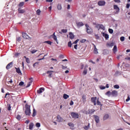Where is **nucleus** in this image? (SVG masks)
<instances>
[{"label": "nucleus", "instance_id": "nucleus-1", "mask_svg": "<svg viewBox=\"0 0 130 130\" xmlns=\"http://www.w3.org/2000/svg\"><path fill=\"white\" fill-rule=\"evenodd\" d=\"M30 105H28V104H25V113L26 115H30V113H31V110L30 109Z\"/></svg>", "mask_w": 130, "mask_h": 130}, {"label": "nucleus", "instance_id": "nucleus-2", "mask_svg": "<svg viewBox=\"0 0 130 130\" xmlns=\"http://www.w3.org/2000/svg\"><path fill=\"white\" fill-rule=\"evenodd\" d=\"M86 27V32L88 34H91L93 33V29L92 28L90 27L88 24H85Z\"/></svg>", "mask_w": 130, "mask_h": 130}, {"label": "nucleus", "instance_id": "nucleus-3", "mask_svg": "<svg viewBox=\"0 0 130 130\" xmlns=\"http://www.w3.org/2000/svg\"><path fill=\"white\" fill-rule=\"evenodd\" d=\"M114 10H116V12L114 13V14H117L118 13H119V11H120V9H119V7L117 6L116 5H113Z\"/></svg>", "mask_w": 130, "mask_h": 130}, {"label": "nucleus", "instance_id": "nucleus-4", "mask_svg": "<svg viewBox=\"0 0 130 130\" xmlns=\"http://www.w3.org/2000/svg\"><path fill=\"white\" fill-rule=\"evenodd\" d=\"M71 115L73 118H79V114L77 113L72 112Z\"/></svg>", "mask_w": 130, "mask_h": 130}, {"label": "nucleus", "instance_id": "nucleus-5", "mask_svg": "<svg viewBox=\"0 0 130 130\" xmlns=\"http://www.w3.org/2000/svg\"><path fill=\"white\" fill-rule=\"evenodd\" d=\"M105 4H106V2L104 1H100L98 3V6H100V7L105 6Z\"/></svg>", "mask_w": 130, "mask_h": 130}, {"label": "nucleus", "instance_id": "nucleus-6", "mask_svg": "<svg viewBox=\"0 0 130 130\" xmlns=\"http://www.w3.org/2000/svg\"><path fill=\"white\" fill-rule=\"evenodd\" d=\"M91 101L94 106L96 105V101H97V97H92L91 98Z\"/></svg>", "mask_w": 130, "mask_h": 130}, {"label": "nucleus", "instance_id": "nucleus-7", "mask_svg": "<svg viewBox=\"0 0 130 130\" xmlns=\"http://www.w3.org/2000/svg\"><path fill=\"white\" fill-rule=\"evenodd\" d=\"M44 91H45V89L43 87H41L39 90L37 91V93L38 94H41V93H43L44 92Z\"/></svg>", "mask_w": 130, "mask_h": 130}, {"label": "nucleus", "instance_id": "nucleus-8", "mask_svg": "<svg viewBox=\"0 0 130 130\" xmlns=\"http://www.w3.org/2000/svg\"><path fill=\"white\" fill-rule=\"evenodd\" d=\"M93 117L94 118V120L96 123H99V122L100 121V119L99 118V116L94 115Z\"/></svg>", "mask_w": 130, "mask_h": 130}, {"label": "nucleus", "instance_id": "nucleus-9", "mask_svg": "<svg viewBox=\"0 0 130 130\" xmlns=\"http://www.w3.org/2000/svg\"><path fill=\"white\" fill-rule=\"evenodd\" d=\"M14 63L12 62H11L10 63H9L7 66H6V69L7 70H10V69H11V68H12V67H13V64Z\"/></svg>", "mask_w": 130, "mask_h": 130}, {"label": "nucleus", "instance_id": "nucleus-10", "mask_svg": "<svg viewBox=\"0 0 130 130\" xmlns=\"http://www.w3.org/2000/svg\"><path fill=\"white\" fill-rule=\"evenodd\" d=\"M76 25L78 28H80V27H82V26H84V23H83L82 22H76Z\"/></svg>", "mask_w": 130, "mask_h": 130}, {"label": "nucleus", "instance_id": "nucleus-11", "mask_svg": "<svg viewBox=\"0 0 130 130\" xmlns=\"http://www.w3.org/2000/svg\"><path fill=\"white\" fill-rule=\"evenodd\" d=\"M22 37L24 39H28V38H29V36L25 32H22Z\"/></svg>", "mask_w": 130, "mask_h": 130}, {"label": "nucleus", "instance_id": "nucleus-12", "mask_svg": "<svg viewBox=\"0 0 130 130\" xmlns=\"http://www.w3.org/2000/svg\"><path fill=\"white\" fill-rule=\"evenodd\" d=\"M18 14H24L26 11L24 9H21V8H18Z\"/></svg>", "mask_w": 130, "mask_h": 130}, {"label": "nucleus", "instance_id": "nucleus-13", "mask_svg": "<svg viewBox=\"0 0 130 130\" xmlns=\"http://www.w3.org/2000/svg\"><path fill=\"white\" fill-rule=\"evenodd\" d=\"M30 82H29L26 86V88H28L29 87H30V86H31V84H32V83H33V79L32 78H30Z\"/></svg>", "mask_w": 130, "mask_h": 130}, {"label": "nucleus", "instance_id": "nucleus-14", "mask_svg": "<svg viewBox=\"0 0 130 130\" xmlns=\"http://www.w3.org/2000/svg\"><path fill=\"white\" fill-rule=\"evenodd\" d=\"M63 119L62 118H61V117H60V116L58 115L57 116V121H58V122H61V121H62Z\"/></svg>", "mask_w": 130, "mask_h": 130}, {"label": "nucleus", "instance_id": "nucleus-15", "mask_svg": "<svg viewBox=\"0 0 130 130\" xmlns=\"http://www.w3.org/2000/svg\"><path fill=\"white\" fill-rule=\"evenodd\" d=\"M15 70L17 74H18L19 75H22V72H21V70H20V68L15 67Z\"/></svg>", "mask_w": 130, "mask_h": 130}, {"label": "nucleus", "instance_id": "nucleus-16", "mask_svg": "<svg viewBox=\"0 0 130 130\" xmlns=\"http://www.w3.org/2000/svg\"><path fill=\"white\" fill-rule=\"evenodd\" d=\"M111 95L112 96H117V91L116 90H113L111 92Z\"/></svg>", "mask_w": 130, "mask_h": 130}, {"label": "nucleus", "instance_id": "nucleus-17", "mask_svg": "<svg viewBox=\"0 0 130 130\" xmlns=\"http://www.w3.org/2000/svg\"><path fill=\"white\" fill-rule=\"evenodd\" d=\"M103 36L104 37H105V38L106 40H107V39H108V38H109V35H108V34H105L104 32L103 33Z\"/></svg>", "mask_w": 130, "mask_h": 130}, {"label": "nucleus", "instance_id": "nucleus-18", "mask_svg": "<svg viewBox=\"0 0 130 130\" xmlns=\"http://www.w3.org/2000/svg\"><path fill=\"white\" fill-rule=\"evenodd\" d=\"M102 29V30H105V26L102 24H100V28H99V31Z\"/></svg>", "mask_w": 130, "mask_h": 130}, {"label": "nucleus", "instance_id": "nucleus-19", "mask_svg": "<svg viewBox=\"0 0 130 130\" xmlns=\"http://www.w3.org/2000/svg\"><path fill=\"white\" fill-rule=\"evenodd\" d=\"M69 38L70 39H74L75 38V35L72 32H69Z\"/></svg>", "mask_w": 130, "mask_h": 130}, {"label": "nucleus", "instance_id": "nucleus-20", "mask_svg": "<svg viewBox=\"0 0 130 130\" xmlns=\"http://www.w3.org/2000/svg\"><path fill=\"white\" fill-rule=\"evenodd\" d=\"M96 104L98 105H100V106L102 107L103 105L101 104V102L99 101V98L97 99Z\"/></svg>", "mask_w": 130, "mask_h": 130}, {"label": "nucleus", "instance_id": "nucleus-21", "mask_svg": "<svg viewBox=\"0 0 130 130\" xmlns=\"http://www.w3.org/2000/svg\"><path fill=\"white\" fill-rule=\"evenodd\" d=\"M53 73V71H48L47 72V74H49L48 75L49 78H51V76L52 75V73Z\"/></svg>", "mask_w": 130, "mask_h": 130}, {"label": "nucleus", "instance_id": "nucleus-22", "mask_svg": "<svg viewBox=\"0 0 130 130\" xmlns=\"http://www.w3.org/2000/svg\"><path fill=\"white\" fill-rule=\"evenodd\" d=\"M108 118H109V115L106 114L104 116V117H103L104 120H106V119H108Z\"/></svg>", "mask_w": 130, "mask_h": 130}, {"label": "nucleus", "instance_id": "nucleus-23", "mask_svg": "<svg viewBox=\"0 0 130 130\" xmlns=\"http://www.w3.org/2000/svg\"><path fill=\"white\" fill-rule=\"evenodd\" d=\"M95 112V110L94 109H90L88 110V114H92V113Z\"/></svg>", "mask_w": 130, "mask_h": 130}, {"label": "nucleus", "instance_id": "nucleus-24", "mask_svg": "<svg viewBox=\"0 0 130 130\" xmlns=\"http://www.w3.org/2000/svg\"><path fill=\"white\" fill-rule=\"evenodd\" d=\"M69 97H70V95L67 94L66 93L63 94V98L65 100L68 99V98H69Z\"/></svg>", "mask_w": 130, "mask_h": 130}, {"label": "nucleus", "instance_id": "nucleus-25", "mask_svg": "<svg viewBox=\"0 0 130 130\" xmlns=\"http://www.w3.org/2000/svg\"><path fill=\"white\" fill-rule=\"evenodd\" d=\"M33 126H34V124L33 123H30L29 125V128L30 129H33Z\"/></svg>", "mask_w": 130, "mask_h": 130}, {"label": "nucleus", "instance_id": "nucleus-26", "mask_svg": "<svg viewBox=\"0 0 130 130\" xmlns=\"http://www.w3.org/2000/svg\"><path fill=\"white\" fill-rule=\"evenodd\" d=\"M93 52L95 54H98V50L97 49V48H96V46H94V49L93 50Z\"/></svg>", "mask_w": 130, "mask_h": 130}, {"label": "nucleus", "instance_id": "nucleus-27", "mask_svg": "<svg viewBox=\"0 0 130 130\" xmlns=\"http://www.w3.org/2000/svg\"><path fill=\"white\" fill-rule=\"evenodd\" d=\"M37 113V112H36V110H35V109H33V113H32L33 117H35V116H36Z\"/></svg>", "mask_w": 130, "mask_h": 130}, {"label": "nucleus", "instance_id": "nucleus-28", "mask_svg": "<svg viewBox=\"0 0 130 130\" xmlns=\"http://www.w3.org/2000/svg\"><path fill=\"white\" fill-rule=\"evenodd\" d=\"M82 101L83 103H86V95H83L82 96Z\"/></svg>", "mask_w": 130, "mask_h": 130}, {"label": "nucleus", "instance_id": "nucleus-29", "mask_svg": "<svg viewBox=\"0 0 130 130\" xmlns=\"http://www.w3.org/2000/svg\"><path fill=\"white\" fill-rule=\"evenodd\" d=\"M113 51L114 53L116 52L117 51V47L116 45H115L113 47Z\"/></svg>", "mask_w": 130, "mask_h": 130}, {"label": "nucleus", "instance_id": "nucleus-30", "mask_svg": "<svg viewBox=\"0 0 130 130\" xmlns=\"http://www.w3.org/2000/svg\"><path fill=\"white\" fill-rule=\"evenodd\" d=\"M53 38L55 41L57 40V38H56V36H55V32H54L53 34Z\"/></svg>", "mask_w": 130, "mask_h": 130}, {"label": "nucleus", "instance_id": "nucleus-31", "mask_svg": "<svg viewBox=\"0 0 130 130\" xmlns=\"http://www.w3.org/2000/svg\"><path fill=\"white\" fill-rule=\"evenodd\" d=\"M68 45V47H72V46L73 45V44H72V42L71 41L69 42Z\"/></svg>", "mask_w": 130, "mask_h": 130}, {"label": "nucleus", "instance_id": "nucleus-32", "mask_svg": "<svg viewBox=\"0 0 130 130\" xmlns=\"http://www.w3.org/2000/svg\"><path fill=\"white\" fill-rule=\"evenodd\" d=\"M41 13V11H40V10L38 9L37 11V14L38 15V16H40Z\"/></svg>", "mask_w": 130, "mask_h": 130}, {"label": "nucleus", "instance_id": "nucleus-33", "mask_svg": "<svg viewBox=\"0 0 130 130\" xmlns=\"http://www.w3.org/2000/svg\"><path fill=\"white\" fill-rule=\"evenodd\" d=\"M61 32L62 33H67V32H68V29H61Z\"/></svg>", "mask_w": 130, "mask_h": 130}, {"label": "nucleus", "instance_id": "nucleus-34", "mask_svg": "<svg viewBox=\"0 0 130 130\" xmlns=\"http://www.w3.org/2000/svg\"><path fill=\"white\" fill-rule=\"evenodd\" d=\"M44 43H47V44H49L50 45H51V43H52L50 41H47L44 42Z\"/></svg>", "mask_w": 130, "mask_h": 130}, {"label": "nucleus", "instance_id": "nucleus-35", "mask_svg": "<svg viewBox=\"0 0 130 130\" xmlns=\"http://www.w3.org/2000/svg\"><path fill=\"white\" fill-rule=\"evenodd\" d=\"M16 118L18 119V120H21V116L20 115H17Z\"/></svg>", "mask_w": 130, "mask_h": 130}, {"label": "nucleus", "instance_id": "nucleus-36", "mask_svg": "<svg viewBox=\"0 0 130 130\" xmlns=\"http://www.w3.org/2000/svg\"><path fill=\"white\" fill-rule=\"evenodd\" d=\"M109 33H110V34H112V33H113V29H111V28H109L108 30Z\"/></svg>", "mask_w": 130, "mask_h": 130}, {"label": "nucleus", "instance_id": "nucleus-37", "mask_svg": "<svg viewBox=\"0 0 130 130\" xmlns=\"http://www.w3.org/2000/svg\"><path fill=\"white\" fill-rule=\"evenodd\" d=\"M16 41H18V42H20L21 41V37H18L16 38Z\"/></svg>", "mask_w": 130, "mask_h": 130}, {"label": "nucleus", "instance_id": "nucleus-38", "mask_svg": "<svg viewBox=\"0 0 130 130\" xmlns=\"http://www.w3.org/2000/svg\"><path fill=\"white\" fill-rule=\"evenodd\" d=\"M57 9H58V10H61V5L58 4L57 5Z\"/></svg>", "mask_w": 130, "mask_h": 130}, {"label": "nucleus", "instance_id": "nucleus-39", "mask_svg": "<svg viewBox=\"0 0 130 130\" xmlns=\"http://www.w3.org/2000/svg\"><path fill=\"white\" fill-rule=\"evenodd\" d=\"M87 70H84L82 73V75H83V76H85V75H87Z\"/></svg>", "mask_w": 130, "mask_h": 130}, {"label": "nucleus", "instance_id": "nucleus-40", "mask_svg": "<svg viewBox=\"0 0 130 130\" xmlns=\"http://www.w3.org/2000/svg\"><path fill=\"white\" fill-rule=\"evenodd\" d=\"M114 88H115V89H119V85H114Z\"/></svg>", "mask_w": 130, "mask_h": 130}, {"label": "nucleus", "instance_id": "nucleus-41", "mask_svg": "<svg viewBox=\"0 0 130 130\" xmlns=\"http://www.w3.org/2000/svg\"><path fill=\"white\" fill-rule=\"evenodd\" d=\"M38 64H39L38 62H36V63H34V64H33L34 68H35L36 67V66H38Z\"/></svg>", "mask_w": 130, "mask_h": 130}, {"label": "nucleus", "instance_id": "nucleus-42", "mask_svg": "<svg viewBox=\"0 0 130 130\" xmlns=\"http://www.w3.org/2000/svg\"><path fill=\"white\" fill-rule=\"evenodd\" d=\"M19 6V7H23L24 6V2H20Z\"/></svg>", "mask_w": 130, "mask_h": 130}, {"label": "nucleus", "instance_id": "nucleus-43", "mask_svg": "<svg viewBox=\"0 0 130 130\" xmlns=\"http://www.w3.org/2000/svg\"><path fill=\"white\" fill-rule=\"evenodd\" d=\"M23 85H24V82H23V81H21V82L19 83V86H23Z\"/></svg>", "mask_w": 130, "mask_h": 130}, {"label": "nucleus", "instance_id": "nucleus-44", "mask_svg": "<svg viewBox=\"0 0 130 130\" xmlns=\"http://www.w3.org/2000/svg\"><path fill=\"white\" fill-rule=\"evenodd\" d=\"M26 61L27 62V63H30V60H29L28 58H26Z\"/></svg>", "mask_w": 130, "mask_h": 130}, {"label": "nucleus", "instance_id": "nucleus-45", "mask_svg": "<svg viewBox=\"0 0 130 130\" xmlns=\"http://www.w3.org/2000/svg\"><path fill=\"white\" fill-rule=\"evenodd\" d=\"M36 126H37V127H40V123H37Z\"/></svg>", "mask_w": 130, "mask_h": 130}, {"label": "nucleus", "instance_id": "nucleus-46", "mask_svg": "<svg viewBox=\"0 0 130 130\" xmlns=\"http://www.w3.org/2000/svg\"><path fill=\"white\" fill-rule=\"evenodd\" d=\"M68 125H69V126H72V127H74V124L73 123H69Z\"/></svg>", "mask_w": 130, "mask_h": 130}, {"label": "nucleus", "instance_id": "nucleus-47", "mask_svg": "<svg viewBox=\"0 0 130 130\" xmlns=\"http://www.w3.org/2000/svg\"><path fill=\"white\" fill-rule=\"evenodd\" d=\"M79 42V39L76 40L73 43V44H77Z\"/></svg>", "mask_w": 130, "mask_h": 130}, {"label": "nucleus", "instance_id": "nucleus-48", "mask_svg": "<svg viewBox=\"0 0 130 130\" xmlns=\"http://www.w3.org/2000/svg\"><path fill=\"white\" fill-rule=\"evenodd\" d=\"M125 39V38L124 37H121L120 38V40L121 41H123Z\"/></svg>", "mask_w": 130, "mask_h": 130}, {"label": "nucleus", "instance_id": "nucleus-49", "mask_svg": "<svg viewBox=\"0 0 130 130\" xmlns=\"http://www.w3.org/2000/svg\"><path fill=\"white\" fill-rule=\"evenodd\" d=\"M85 41H86V39H82L80 41V42H81V43H85Z\"/></svg>", "mask_w": 130, "mask_h": 130}, {"label": "nucleus", "instance_id": "nucleus-50", "mask_svg": "<svg viewBox=\"0 0 130 130\" xmlns=\"http://www.w3.org/2000/svg\"><path fill=\"white\" fill-rule=\"evenodd\" d=\"M106 87L105 86H100V89L101 90H104V89H105Z\"/></svg>", "mask_w": 130, "mask_h": 130}, {"label": "nucleus", "instance_id": "nucleus-51", "mask_svg": "<svg viewBox=\"0 0 130 130\" xmlns=\"http://www.w3.org/2000/svg\"><path fill=\"white\" fill-rule=\"evenodd\" d=\"M106 95H111V92L110 91H107L106 93Z\"/></svg>", "mask_w": 130, "mask_h": 130}, {"label": "nucleus", "instance_id": "nucleus-52", "mask_svg": "<svg viewBox=\"0 0 130 130\" xmlns=\"http://www.w3.org/2000/svg\"><path fill=\"white\" fill-rule=\"evenodd\" d=\"M20 55V53H16L15 54V56H16V57L19 56Z\"/></svg>", "mask_w": 130, "mask_h": 130}, {"label": "nucleus", "instance_id": "nucleus-53", "mask_svg": "<svg viewBox=\"0 0 130 130\" xmlns=\"http://www.w3.org/2000/svg\"><path fill=\"white\" fill-rule=\"evenodd\" d=\"M129 100H130L129 96H128L127 99H126V102H128V101H129Z\"/></svg>", "mask_w": 130, "mask_h": 130}, {"label": "nucleus", "instance_id": "nucleus-54", "mask_svg": "<svg viewBox=\"0 0 130 130\" xmlns=\"http://www.w3.org/2000/svg\"><path fill=\"white\" fill-rule=\"evenodd\" d=\"M95 27L96 28H98V30H99V28H100V24H96Z\"/></svg>", "mask_w": 130, "mask_h": 130}, {"label": "nucleus", "instance_id": "nucleus-55", "mask_svg": "<svg viewBox=\"0 0 130 130\" xmlns=\"http://www.w3.org/2000/svg\"><path fill=\"white\" fill-rule=\"evenodd\" d=\"M11 105H9L8 107V110L9 111L11 110Z\"/></svg>", "mask_w": 130, "mask_h": 130}, {"label": "nucleus", "instance_id": "nucleus-56", "mask_svg": "<svg viewBox=\"0 0 130 130\" xmlns=\"http://www.w3.org/2000/svg\"><path fill=\"white\" fill-rule=\"evenodd\" d=\"M61 67H62V69L63 70H66V69H67L68 68L67 67H65L63 65H62Z\"/></svg>", "mask_w": 130, "mask_h": 130}, {"label": "nucleus", "instance_id": "nucleus-57", "mask_svg": "<svg viewBox=\"0 0 130 130\" xmlns=\"http://www.w3.org/2000/svg\"><path fill=\"white\" fill-rule=\"evenodd\" d=\"M70 105H71V106L74 105V102H73V101H71Z\"/></svg>", "mask_w": 130, "mask_h": 130}, {"label": "nucleus", "instance_id": "nucleus-58", "mask_svg": "<svg viewBox=\"0 0 130 130\" xmlns=\"http://www.w3.org/2000/svg\"><path fill=\"white\" fill-rule=\"evenodd\" d=\"M129 4H127L126 6V9H129Z\"/></svg>", "mask_w": 130, "mask_h": 130}, {"label": "nucleus", "instance_id": "nucleus-59", "mask_svg": "<svg viewBox=\"0 0 130 130\" xmlns=\"http://www.w3.org/2000/svg\"><path fill=\"white\" fill-rule=\"evenodd\" d=\"M115 3H120V0H114Z\"/></svg>", "mask_w": 130, "mask_h": 130}, {"label": "nucleus", "instance_id": "nucleus-60", "mask_svg": "<svg viewBox=\"0 0 130 130\" xmlns=\"http://www.w3.org/2000/svg\"><path fill=\"white\" fill-rule=\"evenodd\" d=\"M95 37L96 39H99V36H98V35H95Z\"/></svg>", "mask_w": 130, "mask_h": 130}, {"label": "nucleus", "instance_id": "nucleus-61", "mask_svg": "<svg viewBox=\"0 0 130 130\" xmlns=\"http://www.w3.org/2000/svg\"><path fill=\"white\" fill-rule=\"evenodd\" d=\"M37 50H34L31 51V53H35V52H37Z\"/></svg>", "mask_w": 130, "mask_h": 130}, {"label": "nucleus", "instance_id": "nucleus-62", "mask_svg": "<svg viewBox=\"0 0 130 130\" xmlns=\"http://www.w3.org/2000/svg\"><path fill=\"white\" fill-rule=\"evenodd\" d=\"M77 47H78V45H74V48H75V49H78Z\"/></svg>", "mask_w": 130, "mask_h": 130}, {"label": "nucleus", "instance_id": "nucleus-63", "mask_svg": "<svg viewBox=\"0 0 130 130\" xmlns=\"http://www.w3.org/2000/svg\"><path fill=\"white\" fill-rule=\"evenodd\" d=\"M84 128L85 129H88L89 127H88V126H85L84 127Z\"/></svg>", "mask_w": 130, "mask_h": 130}, {"label": "nucleus", "instance_id": "nucleus-64", "mask_svg": "<svg viewBox=\"0 0 130 130\" xmlns=\"http://www.w3.org/2000/svg\"><path fill=\"white\" fill-rule=\"evenodd\" d=\"M8 83H13V80L10 79V80H9V81H8Z\"/></svg>", "mask_w": 130, "mask_h": 130}]
</instances>
